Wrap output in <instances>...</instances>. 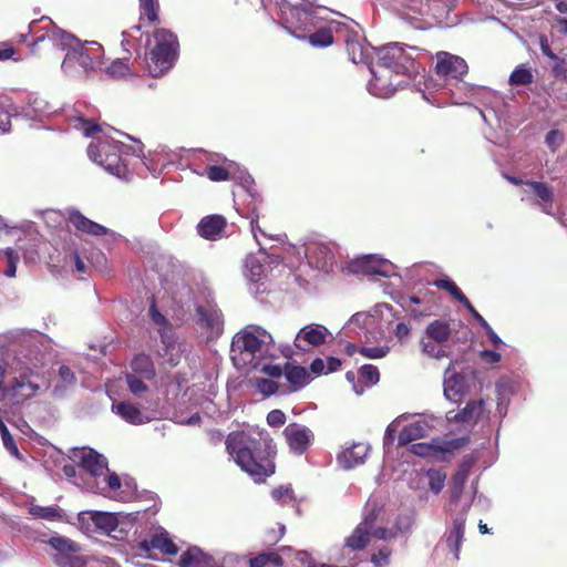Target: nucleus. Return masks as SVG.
Here are the masks:
<instances>
[{
    "instance_id": "obj_39",
    "label": "nucleus",
    "mask_w": 567,
    "mask_h": 567,
    "mask_svg": "<svg viewBox=\"0 0 567 567\" xmlns=\"http://www.w3.org/2000/svg\"><path fill=\"white\" fill-rule=\"evenodd\" d=\"M268 564L280 567L284 565V559L276 551L261 553L249 559V567H266Z\"/></svg>"
},
{
    "instance_id": "obj_25",
    "label": "nucleus",
    "mask_w": 567,
    "mask_h": 567,
    "mask_svg": "<svg viewBox=\"0 0 567 567\" xmlns=\"http://www.w3.org/2000/svg\"><path fill=\"white\" fill-rule=\"evenodd\" d=\"M464 533H465V519L464 518L455 519L453 522L452 528L450 529V532L446 535V538L444 540L446 548L453 554L454 560L460 559V548H461L462 542L464 540Z\"/></svg>"
},
{
    "instance_id": "obj_63",
    "label": "nucleus",
    "mask_w": 567,
    "mask_h": 567,
    "mask_svg": "<svg viewBox=\"0 0 567 567\" xmlns=\"http://www.w3.org/2000/svg\"><path fill=\"white\" fill-rule=\"evenodd\" d=\"M264 372L271 378H280L284 374V369L277 364L265 365Z\"/></svg>"
},
{
    "instance_id": "obj_12",
    "label": "nucleus",
    "mask_w": 567,
    "mask_h": 567,
    "mask_svg": "<svg viewBox=\"0 0 567 567\" xmlns=\"http://www.w3.org/2000/svg\"><path fill=\"white\" fill-rule=\"evenodd\" d=\"M284 436L289 449L298 455L303 454L310 446L313 434L310 429L298 423H290L284 430Z\"/></svg>"
},
{
    "instance_id": "obj_45",
    "label": "nucleus",
    "mask_w": 567,
    "mask_h": 567,
    "mask_svg": "<svg viewBox=\"0 0 567 567\" xmlns=\"http://www.w3.org/2000/svg\"><path fill=\"white\" fill-rule=\"evenodd\" d=\"M3 256L7 260V268L4 270V275L9 278L16 276L17 272V264L19 261V255L13 248H6L3 250Z\"/></svg>"
},
{
    "instance_id": "obj_14",
    "label": "nucleus",
    "mask_w": 567,
    "mask_h": 567,
    "mask_svg": "<svg viewBox=\"0 0 567 567\" xmlns=\"http://www.w3.org/2000/svg\"><path fill=\"white\" fill-rule=\"evenodd\" d=\"M390 262L374 256H363L357 258L350 264V269L354 274H363L369 276L388 277L390 272Z\"/></svg>"
},
{
    "instance_id": "obj_21",
    "label": "nucleus",
    "mask_w": 567,
    "mask_h": 567,
    "mask_svg": "<svg viewBox=\"0 0 567 567\" xmlns=\"http://www.w3.org/2000/svg\"><path fill=\"white\" fill-rule=\"evenodd\" d=\"M306 257L309 264L317 268H324L331 260L332 254L326 244L311 241L306 245Z\"/></svg>"
},
{
    "instance_id": "obj_36",
    "label": "nucleus",
    "mask_w": 567,
    "mask_h": 567,
    "mask_svg": "<svg viewBox=\"0 0 567 567\" xmlns=\"http://www.w3.org/2000/svg\"><path fill=\"white\" fill-rule=\"evenodd\" d=\"M91 519L97 529L113 532L118 525L115 514L105 512H91Z\"/></svg>"
},
{
    "instance_id": "obj_22",
    "label": "nucleus",
    "mask_w": 567,
    "mask_h": 567,
    "mask_svg": "<svg viewBox=\"0 0 567 567\" xmlns=\"http://www.w3.org/2000/svg\"><path fill=\"white\" fill-rule=\"evenodd\" d=\"M179 567H213L214 558L205 554L199 547L193 546L184 551L179 558Z\"/></svg>"
},
{
    "instance_id": "obj_5",
    "label": "nucleus",
    "mask_w": 567,
    "mask_h": 567,
    "mask_svg": "<svg viewBox=\"0 0 567 567\" xmlns=\"http://www.w3.org/2000/svg\"><path fill=\"white\" fill-rule=\"evenodd\" d=\"M89 156L99 165L118 178H126L130 171L122 159L117 148L106 142L91 143L87 147Z\"/></svg>"
},
{
    "instance_id": "obj_50",
    "label": "nucleus",
    "mask_w": 567,
    "mask_h": 567,
    "mask_svg": "<svg viewBox=\"0 0 567 567\" xmlns=\"http://www.w3.org/2000/svg\"><path fill=\"white\" fill-rule=\"evenodd\" d=\"M391 549L386 546L380 548L378 553L371 556V561L375 567H384L390 561Z\"/></svg>"
},
{
    "instance_id": "obj_29",
    "label": "nucleus",
    "mask_w": 567,
    "mask_h": 567,
    "mask_svg": "<svg viewBox=\"0 0 567 567\" xmlns=\"http://www.w3.org/2000/svg\"><path fill=\"white\" fill-rule=\"evenodd\" d=\"M284 374L292 391L302 389L308 384L310 378L306 368L290 363L285 364Z\"/></svg>"
},
{
    "instance_id": "obj_31",
    "label": "nucleus",
    "mask_w": 567,
    "mask_h": 567,
    "mask_svg": "<svg viewBox=\"0 0 567 567\" xmlns=\"http://www.w3.org/2000/svg\"><path fill=\"white\" fill-rule=\"evenodd\" d=\"M131 368L135 374L146 380H152L155 377V367L148 354H136L131 362Z\"/></svg>"
},
{
    "instance_id": "obj_54",
    "label": "nucleus",
    "mask_w": 567,
    "mask_h": 567,
    "mask_svg": "<svg viewBox=\"0 0 567 567\" xmlns=\"http://www.w3.org/2000/svg\"><path fill=\"white\" fill-rule=\"evenodd\" d=\"M336 561H337V565H330V564H324V563L317 564L313 561L311 567H357V565L359 564V559L355 554H353V556H349L347 558V563L343 560V558L341 556L339 558H337Z\"/></svg>"
},
{
    "instance_id": "obj_62",
    "label": "nucleus",
    "mask_w": 567,
    "mask_h": 567,
    "mask_svg": "<svg viewBox=\"0 0 567 567\" xmlns=\"http://www.w3.org/2000/svg\"><path fill=\"white\" fill-rule=\"evenodd\" d=\"M411 329L408 324L400 322L396 324L394 334L399 340H403L409 337Z\"/></svg>"
},
{
    "instance_id": "obj_1",
    "label": "nucleus",
    "mask_w": 567,
    "mask_h": 567,
    "mask_svg": "<svg viewBox=\"0 0 567 567\" xmlns=\"http://www.w3.org/2000/svg\"><path fill=\"white\" fill-rule=\"evenodd\" d=\"M55 47L68 49V52L62 61L61 69L68 75H78L81 68L82 72L96 71L103 65V47L95 42L81 43L74 35L58 29L52 25L33 40L30 44V50L33 54L40 53L41 50H51Z\"/></svg>"
},
{
    "instance_id": "obj_38",
    "label": "nucleus",
    "mask_w": 567,
    "mask_h": 567,
    "mask_svg": "<svg viewBox=\"0 0 567 567\" xmlns=\"http://www.w3.org/2000/svg\"><path fill=\"white\" fill-rule=\"evenodd\" d=\"M150 316L152 321L159 327L158 332L161 339L168 340L171 332L174 331L173 326L168 322L166 317L157 310L155 303H152L150 307Z\"/></svg>"
},
{
    "instance_id": "obj_2",
    "label": "nucleus",
    "mask_w": 567,
    "mask_h": 567,
    "mask_svg": "<svg viewBox=\"0 0 567 567\" xmlns=\"http://www.w3.org/2000/svg\"><path fill=\"white\" fill-rule=\"evenodd\" d=\"M226 450L255 482H264L275 473L274 456L276 454L271 436L267 431H258L255 435L244 432H231L225 441Z\"/></svg>"
},
{
    "instance_id": "obj_30",
    "label": "nucleus",
    "mask_w": 567,
    "mask_h": 567,
    "mask_svg": "<svg viewBox=\"0 0 567 567\" xmlns=\"http://www.w3.org/2000/svg\"><path fill=\"white\" fill-rule=\"evenodd\" d=\"M427 434V425L424 422H414L402 429L398 437L399 446H405L413 441L425 437Z\"/></svg>"
},
{
    "instance_id": "obj_27",
    "label": "nucleus",
    "mask_w": 567,
    "mask_h": 567,
    "mask_svg": "<svg viewBox=\"0 0 567 567\" xmlns=\"http://www.w3.org/2000/svg\"><path fill=\"white\" fill-rule=\"evenodd\" d=\"M484 400H472L467 402L465 408L460 410L453 417H450V420H453L457 423H476L484 413Z\"/></svg>"
},
{
    "instance_id": "obj_10",
    "label": "nucleus",
    "mask_w": 567,
    "mask_h": 567,
    "mask_svg": "<svg viewBox=\"0 0 567 567\" xmlns=\"http://www.w3.org/2000/svg\"><path fill=\"white\" fill-rule=\"evenodd\" d=\"M468 66L464 59L449 52L436 54L435 72L439 76L460 80L467 73Z\"/></svg>"
},
{
    "instance_id": "obj_46",
    "label": "nucleus",
    "mask_w": 567,
    "mask_h": 567,
    "mask_svg": "<svg viewBox=\"0 0 567 567\" xmlns=\"http://www.w3.org/2000/svg\"><path fill=\"white\" fill-rule=\"evenodd\" d=\"M206 175L213 182H225L230 179L229 171L220 165L207 166Z\"/></svg>"
},
{
    "instance_id": "obj_4",
    "label": "nucleus",
    "mask_w": 567,
    "mask_h": 567,
    "mask_svg": "<svg viewBox=\"0 0 567 567\" xmlns=\"http://www.w3.org/2000/svg\"><path fill=\"white\" fill-rule=\"evenodd\" d=\"M155 44L151 49L146 64L152 76L158 78L171 70L177 60L179 43L175 33L159 28L153 33Z\"/></svg>"
},
{
    "instance_id": "obj_48",
    "label": "nucleus",
    "mask_w": 567,
    "mask_h": 567,
    "mask_svg": "<svg viewBox=\"0 0 567 567\" xmlns=\"http://www.w3.org/2000/svg\"><path fill=\"white\" fill-rule=\"evenodd\" d=\"M432 285L446 290L454 299L463 292L450 278L435 279Z\"/></svg>"
},
{
    "instance_id": "obj_49",
    "label": "nucleus",
    "mask_w": 567,
    "mask_h": 567,
    "mask_svg": "<svg viewBox=\"0 0 567 567\" xmlns=\"http://www.w3.org/2000/svg\"><path fill=\"white\" fill-rule=\"evenodd\" d=\"M360 375L363 380L371 384H375L380 379V373L377 367L372 364H364L360 369Z\"/></svg>"
},
{
    "instance_id": "obj_37",
    "label": "nucleus",
    "mask_w": 567,
    "mask_h": 567,
    "mask_svg": "<svg viewBox=\"0 0 567 567\" xmlns=\"http://www.w3.org/2000/svg\"><path fill=\"white\" fill-rule=\"evenodd\" d=\"M534 82L532 70L524 64L517 65L509 75L508 83L512 86H528Z\"/></svg>"
},
{
    "instance_id": "obj_17",
    "label": "nucleus",
    "mask_w": 567,
    "mask_h": 567,
    "mask_svg": "<svg viewBox=\"0 0 567 567\" xmlns=\"http://www.w3.org/2000/svg\"><path fill=\"white\" fill-rule=\"evenodd\" d=\"M370 540L371 530L369 524L367 522L360 523L351 535L346 538L340 556L347 563V558L351 556L350 551L363 550L370 544Z\"/></svg>"
},
{
    "instance_id": "obj_24",
    "label": "nucleus",
    "mask_w": 567,
    "mask_h": 567,
    "mask_svg": "<svg viewBox=\"0 0 567 567\" xmlns=\"http://www.w3.org/2000/svg\"><path fill=\"white\" fill-rule=\"evenodd\" d=\"M369 452V446L364 443H355L351 447L346 449L339 456V462L344 468H353L364 462Z\"/></svg>"
},
{
    "instance_id": "obj_23",
    "label": "nucleus",
    "mask_w": 567,
    "mask_h": 567,
    "mask_svg": "<svg viewBox=\"0 0 567 567\" xmlns=\"http://www.w3.org/2000/svg\"><path fill=\"white\" fill-rule=\"evenodd\" d=\"M79 465L92 476H101L107 470L104 457L92 449L82 453Z\"/></svg>"
},
{
    "instance_id": "obj_13",
    "label": "nucleus",
    "mask_w": 567,
    "mask_h": 567,
    "mask_svg": "<svg viewBox=\"0 0 567 567\" xmlns=\"http://www.w3.org/2000/svg\"><path fill=\"white\" fill-rule=\"evenodd\" d=\"M341 34L346 43V50L349 59L355 64L365 63L369 58V52L368 47L361 39L360 34L347 23Z\"/></svg>"
},
{
    "instance_id": "obj_28",
    "label": "nucleus",
    "mask_w": 567,
    "mask_h": 567,
    "mask_svg": "<svg viewBox=\"0 0 567 567\" xmlns=\"http://www.w3.org/2000/svg\"><path fill=\"white\" fill-rule=\"evenodd\" d=\"M525 185L529 186L538 198V205L546 214H550L554 203V192L550 186L543 182L527 181Z\"/></svg>"
},
{
    "instance_id": "obj_19",
    "label": "nucleus",
    "mask_w": 567,
    "mask_h": 567,
    "mask_svg": "<svg viewBox=\"0 0 567 567\" xmlns=\"http://www.w3.org/2000/svg\"><path fill=\"white\" fill-rule=\"evenodd\" d=\"M66 220L75 228L76 231L86 235L102 237L109 231L106 227L89 219L81 212L74 208L68 209Z\"/></svg>"
},
{
    "instance_id": "obj_6",
    "label": "nucleus",
    "mask_w": 567,
    "mask_h": 567,
    "mask_svg": "<svg viewBox=\"0 0 567 567\" xmlns=\"http://www.w3.org/2000/svg\"><path fill=\"white\" fill-rule=\"evenodd\" d=\"M271 341V336L259 327H248L238 332L231 342V351L239 354L255 355Z\"/></svg>"
},
{
    "instance_id": "obj_56",
    "label": "nucleus",
    "mask_w": 567,
    "mask_h": 567,
    "mask_svg": "<svg viewBox=\"0 0 567 567\" xmlns=\"http://www.w3.org/2000/svg\"><path fill=\"white\" fill-rule=\"evenodd\" d=\"M286 422V414L281 410H271L267 414V423L272 427L284 425Z\"/></svg>"
},
{
    "instance_id": "obj_64",
    "label": "nucleus",
    "mask_w": 567,
    "mask_h": 567,
    "mask_svg": "<svg viewBox=\"0 0 567 567\" xmlns=\"http://www.w3.org/2000/svg\"><path fill=\"white\" fill-rule=\"evenodd\" d=\"M11 128V116L8 112H0V131L6 133Z\"/></svg>"
},
{
    "instance_id": "obj_44",
    "label": "nucleus",
    "mask_w": 567,
    "mask_h": 567,
    "mask_svg": "<svg viewBox=\"0 0 567 567\" xmlns=\"http://www.w3.org/2000/svg\"><path fill=\"white\" fill-rule=\"evenodd\" d=\"M128 58H121L114 60L107 68V73L112 78H121L130 73V66L127 64Z\"/></svg>"
},
{
    "instance_id": "obj_33",
    "label": "nucleus",
    "mask_w": 567,
    "mask_h": 567,
    "mask_svg": "<svg viewBox=\"0 0 567 567\" xmlns=\"http://www.w3.org/2000/svg\"><path fill=\"white\" fill-rule=\"evenodd\" d=\"M426 336L433 342L444 343L451 336L450 324L443 320H434L426 327Z\"/></svg>"
},
{
    "instance_id": "obj_16",
    "label": "nucleus",
    "mask_w": 567,
    "mask_h": 567,
    "mask_svg": "<svg viewBox=\"0 0 567 567\" xmlns=\"http://www.w3.org/2000/svg\"><path fill=\"white\" fill-rule=\"evenodd\" d=\"M466 391V378L454 370L451 362L444 373V395L447 400L460 402Z\"/></svg>"
},
{
    "instance_id": "obj_47",
    "label": "nucleus",
    "mask_w": 567,
    "mask_h": 567,
    "mask_svg": "<svg viewBox=\"0 0 567 567\" xmlns=\"http://www.w3.org/2000/svg\"><path fill=\"white\" fill-rule=\"evenodd\" d=\"M30 514L33 515L34 517L48 520H54L60 517L58 508L52 506H33L30 509Z\"/></svg>"
},
{
    "instance_id": "obj_15",
    "label": "nucleus",
    "mask_w": 567,
    "mask_h": 567,
    "mask_svg": "<svg viewBox=\"0 0 567 567\" xmlns=\"http://www.w3.org/2000/svg\"><path fill=\"white\" fill-rule=\"evenodd\" d=\"M328 329L320 324L305 326L295 338V347L307 351L312 347H319L326 342Z\"/></svg>"
},
{
    "instance_id": "obj_51",
    "label": "nucleus",
    "mask_w": 567,
    "mask_h": 567,
    "mask_svg": "<svg viewBox=\"0 0 567 567\" xmlns=\"http://www.w3.org/2000/svg\"><path fill=\"white\" fill-rule=\"evenodd\" d=\"M359 353L369 359H380L386 355L389 349L382 347H361Z\"/></svg>"
},
{
    "instance_id": "obj_41",
    "label": "nucleus",
    "mask_w": 567,
    "mask_h": 567,
    "mask_svg": "<svg viewBox=\"0 0 567 567\" xmlns=\"http://www.w3.org/2000/svg\"><path fill=\"white\" fill-rule=\"evenodd\" d=\"M426 477L429 481V487L434 494H439L443 487L446 480V474L440 470L430 468L426 472Z\"/></svg>"
},
{
    "instance_id": "obj_3",
    "label": "nucleus",
    "mask_w": 567,
    "mask_h": 567,
    "mask_svg": "<svg viewBox=\"0 0 567 567\" xmlns=\"http://www.w3.org/2000/svg\"><path fill=\"white\" fill-rule=\"evenodd\" d=\"M377 70L373 72L371 87L379 90L380 96L386 97L393 94L401 82H393L391 75H404L414 70L415 62L398 43H391L380 48L377 52Z\"/></svg>"
},
{
    "instance_id": "obj_53",
    "label": "nucleus",
    "mask_w": 567,
    "mask_h": 567,
    "mask_svg": "<svg viewBox=\"0 0 567 567\" xmlns=\"http://www.w3.org/2000/svg\"><path fill=\"white\" fill-rule=\"evenodd\" d=\"M291 563L296 567H311L313 564V559L311 555L306 550H297L293 553V558Z\"/></svg>"
},
{
    "instance_id": "obj_20",
    "label": "nucleus",
    "mask_w": 567,
    "mask_h": 567,
    "mask_svg": "<svg viewBox=\"0 0 567 567\" xmlns=\"http://www.w3.org/2000/svg\"><path fill=\"white\" fill-rule=\"evenodd\" d=\"M141 547L145 551H151L152 549H157L164 555H176L178 551V547L171 539L167 532H162L154 534L150 539H145L141 543Z\"/></svg>"
},
{
    "instance_id": "obj_61",
    "label": "nucleus",
    "mask_w": 567,
    "mask_h": 567,
    "mask_svg": "<svg viewBox=\"0 0 567 567\" xmlns=\"http://www.w3.org/2000/svg\"><path fill=\"white\" fill-rule=\"evenodd\" d=\"M539 47H540V51L543 52L544 55H546L547 58L549 59H557V54L554 53V51L551 50L549 43H548V39L545 34H540L539 35Z\"/></svg>"
},
{
    "instance_id": "obj_8",
    "label": "nucleus",
    "mask_w": 567,
    "mask_h": 567,
    "mask_svg": "<svg viewBox=\"0 0 567 567\" xmlns=\"http://www.w3.org/2000/svg\"><path fill=\"white\" fill-rule=\"evenodd\" d=\"M198 324L204 329L209 338L218 337L223 333L224 319L221 310L215 303L207 302L196 307Z\"/></svg>"
},
{
    "instance_id": "obj_35",
    "label": "nucleus",
    "mask_w": 567,
    "mask_h": 567,
    "mask_svg": "<svg viewBox=\"0 0 567 567\" xmlns=\"http://www.w3.org/2000/svg\"><path fill=\"white\" fill-rule=\"evenodd\" d=\"M470 465L462 464L457 472L452 477L451 483V501L456 503L464 489L465 483L468 478Z\"/></svg>"
},
{
    "instance_id": "obj_32",
    "label": "nucleus",
    "mask_w": 567,
    "mask_h": 567,
    "mask_svg": "<svg viewBox=\"0 0 567 567\" xmlns=\"http://www.w3.org/2000/svg\"><path fill=\"white\" fill-rule=\"evenodd\" d=\"M140 20H146L148 24L159 23V1L158 0H138Z\"/></svg>"
},
{
    "instance_id": "obj_60",
    "label": "nucleus",
    "mask_w": 567,
    "mask_h": 567,
    "mask_svg": "<svg viewBox=\"0 0 567 567\" xmlns=\"http://www.w3.org/2000/svg\"><path fill=\"white\" fill-rule=\"evenodd\" d=\"M480 358L486 363L494 364L501 361L502 355L496 351L485 349L480 352Z\"/></svg>"
},
{
    "instance_id": "obj_18",
    "label": "nucleus",
    "mask_w": 567,
    "mask_h": 567,
    "mask_svg": "<svg viewBox=\"0 0 567 567\" xmlns=\"http://www.w3.org/2000/svg\"><path fill=\"white\" fill-rule=\"evenodd\" d=\"M227 225V219L223 215H208L198 223L197 233L204 239L214 241L223 237Z\"/></svg>"
},
{
    "instance_id": "obj_59",
    "label": "nucleus",
    "mask_w": 567,
    "mask_h": 567,
    "mask_svg": "<svg viewBox=\"0 0 567 567\" xmlns=\"http://www.w3.org/2000/svg\"><path fill=\"white\" fill-rule=\"evenodd\" d=\"M82 130L86 136H93L95 133L101 132V126L91 120L81 118Z\"/></svg>"
},
{
    "instance_id": "obj_40",
    "label": "nucleus",
    "mask_w": 567,
    "mask_h": 567,
    "mask_svg": "<svg viewBox=\"0 0 567 567\" xmlns=\"http://www.w3.org/2000/svg\"><path fill=\"white\" fill-rule=\"evenodd\" d=\"M445 451H447L446 447L433 443H415L411 445V452L421 457L432 456Z\"/></svg>"
},
{
    "instance_id": "obj_42",
    "label": "nucleus",
    "mask_w": 567,
    "mask_h": 567,
    "mask_svg": "<svg viewBox=\"0 0 567 567\" xmlns=\"http://www.w3.org/2000/svg\"><path fill=\"white\" fill-rule=\"evenodd\" d=\"M58 375L61 384L55 386L54 392H58L59 390H64L65 388L76 383L75 373L71 370L70 367L65 364L60 365L58 370Z\"/></svg>"
},
{
    "instance_id": "obj_9",
    "label": "nucleus",
    "mask_w": 567,
    "mask_h": 567,
    "mask_svg": "<svg viewBox=\"0 0 567 567\" xmlns=\"http://www.w3.org/2000/svg\"><path fill=\"white\" fill-rule=\"evenodd\" d=\"M35 373L31 369H27L14 377L10 382V393L17 403H23L37 395L40 384L33 380Z\"/></svg>"
},
{
    "instance_id": "obj_58",
    "label": "nucleus",
    "mask_w": 567,
    "mask_h": 567,
    "mask_svg": "<svg viewBox=\"0 0 567 567\" xmlns=\"http://www.w3.org/2000/svg\"><path fill=\"white\" fill-rule=\"evenodd\" d=\"M258 389L265 395H271L278 390V385L275 381L268 379H261L258 381Z\"/></svg>"
},
{
    "instance_id": "obj_55",
    "label": "nucleus",
    "mask_w": 567,
    "mask_h": 567,
    "mask_svg": "<svg viewBox=\"0 0 567 567\" xmlns=\"http://www.w3.org/2000/svg\"><path fill=\"white\" fill-rule=\"evenodd\" d=\"M555 64L551 68V73L557 79L567 80V64L565 59L557 56L553 59Z\"/></svg>"
},
{
    "instance_id": "obj_26",
    "label": "nucleus",
    "mask_w": 567,
    "mask_h": 567,
    "mask_svg": "<svg viewBox=\"0 0 567 567\" xmlns=\"http://www.w3.org/2000/svg\"><path fill=\"white\" fill-rule=\"evenodd\" d=\"M112 408L124 421L133 425H141L150 421V419L142 413L138 406L131 402L122 401L117 404H113Z\"/></svg>"
},
{
    "instance_id": "obj_34",
    "label": "nucleus",
    "mask_w": 567,
    "mask_h": 567,
    "mask_svg": "<svg viewBox=\"0 0 567 567\" xmlns=\"http://www.w3.org/2000/svg\"><path fill=\"white\" fill-rule=\"evenodd\" d=\"M161 341L164 346L161 355L166 359L171 367H176L181 361L182 351L179 346L176 343L174 331L171 332L168 340L161 339Z\"/></svg>"
},
{
    "instance_id": "obj_7",
    "label": "nucleus",
    "mask_w": 567,
    "mask_h": 567,
    "mask_svg": "<svg viewBox=\"0 0 567 567\" xmlns=\"http://www.w3.org/2000/svg\"><path fill=\"white\" fill-rule=\"evenodd\" d=\"M48 544L56 551L53 556L54 563L60 567H84L85 560L78 555L80 546L73 540L63 537H51Z\"/></svg>"
},
{
    "instance_id": "obj_57",
    "label": "nucleus",
    "mask_w": 567,
    "mask_h": 567,
    "mask_svg": "<svg viewBox=\"0 0 567 567\" xmlns=\"http://www.w3.org/2000/svg\"><path fill=\"white\" fill-rule=\"evenodd\" d=\"M246 266L249 268L250 279L255 282L259 281L264 272L262 265L256 259H249L247 260Z\"/></svg>"
},
{
    "instance_id": "obj_43",
    "label": "nucleus",
    "mask_w": 567,
    "mask_h": 567,
    "mask_svg": "<svg viewBox=\"0 0 567 567\" xmlns=\"http://www.w3.org/2000/svg\"><path fill=\"white\" fill-rule=\"evenodd\" d=\"M143 378L135 373L126 374V383L134 395H141L148 390V386L142 380Z\"/></svg>"
},
{
    "instance_id": "obj_52",
    "label": "nucleus",
    "mask_w": 567,
    "mask_h": 567,
    "mask_svg": "<svg viewBox=\"0 0 567 567\" xmlns=\"http://www.w3.org/2000/svg\"><path fill=\"white\" fill-rule=\"evenodd\" d=\"M2 442H3V446L6 447V450L14 457L17 458H21V454L19 452V449L16 444V441L13 439V436L11 435V433L9 431H2Z\"/></svg>"
},
{
    "instance_id": "obj_11",
    "label": "nucleus",
    "mask_w": 567,
    "mask_h": 567,
    "mask_svg": "<svg viewBox=\"0 0 567 567\" xmlns=\"http://www.w3.org/2000/svg\"><path fill=\"white\" fill-rule=\"evenodd\" d=\"M346 23L332 21L327 27H321L310 34L293 32V35L302 41H308L313 48H327L334 42V33L341 34Z\"/></svg>"
}]
</instances>
